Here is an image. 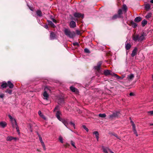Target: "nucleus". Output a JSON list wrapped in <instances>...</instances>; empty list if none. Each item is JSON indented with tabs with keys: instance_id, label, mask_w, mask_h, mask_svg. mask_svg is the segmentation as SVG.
<instances>
[{
	"instance_id": "1",
	"label": "nucleus",
	"mask_w": 153,
	"mask_h": 153,
	"mask_svg": "<svg viewBox=\"0 0 153 153\" xmlns=\"http://www.w3.org/2000/svg\"><path fill=\"white\" fill-rule=\"evenodd\" d=\"M64 32L67 37L71 38H74L76 35V33L74 31H71L69 29H65Z\"/></svg>"
},
{
	"instance_id": "2",
	"label": "nucleus",
	"mask_w": 153,
	"mask_h": 153,
	"mask_svg": "<svg viewBox=\"0 0 153 153\" xmlns=\"http://www.w3.org/2000/svg\"><path fill=\"white\" fill-rule=\"evenodd\" d=\"M8 117L10 119V121L11 122L12 126L13 127H15V126L17 124V122L15 119L13 118L10 115H9Z\"/></svg>"
},
{
	"instance_id": "3",
	"label": "nucleus",
	"mask_w": 153,
	"mask_h": 153,
	"mask_svg": "<svg viewBox=\"0 0 153 153\" xmlns=\"http://www.w3.org/2000/svg\"><path fill=\"white\" fill-rule=\"evenodd\" d=\"M146 33L143 32L141 34L140 36H139V41L140 42L145 39V37L146 36Z\"/></svg>"
},
{
	"instance_id": "4",
	"label": "nucleus",
	"mask_w": 153,
	"mask_h": 153,
	"mask_svg": "<svg viewBox=\"0 0 153 153\" xmlns=\"http://www.w3.org/2000/svg\"><path fill=\"white\" fill-rule=\"evenodd\" d=\"M119 114V113L118 112L114 113L112 114L109 115V118L112 119L114 118L118 117Z\"/></svg>"
},
{
	"instance_id": "5",
	"label": "nucleus",
	"mask_w": 153,
	"mask_h": 153,
	"mask_svg": "<svg viewBox=\"0 0 153 153\" xmlns=\"http://www.w3.org/2000/svg\"><path fill=\"white\" fill-rule=\"evenodd\" d=\"M102 64V62L101 61L99 62L97 66L94 67V68L95 70L97 71L98 72H100V67Z\"/></svg>"
},
{
	"instance_id": "6",
	"label": "nucleus",
	"mask_w": 153,
	"mask_h": 153,
	"mask_svg": "<svg viewBox=\"0 0 153 153\" xmlns=\"http://www.w3.org/2000/svg\"><path fill=\"white\" fill-rule=\"evenodd\" d=\"M114 74V73L112 72L111 71L109 70H105L104 71V74L106 76L111 75L113 76V74Z\"/></svg>"
},
{
	"instance_id": "7",
	"label": "nucleus",
	"mask_w": 153,
	"mask_h": 153,
	"mask_svg": "<svg viewBox=\"0 0 153 153\" xmlns=\"http://www.w3.org/2000/svg\"><path fill=\"white\" fill-rule=\"evenodd\" d=\"M134 77V74H130L128 75L127 77V79L129 81H131Z\"/></svg>"
},
{
	"instance_id": "8",
	"label": "nucleus",
	"mask_w": 153,
	"mask_h": 153,
	"mask_svg": "<svg viewBox=\"0 0 153 153\" xmlns=\"http://www.w3.org/2000/svg\"><path fill=\"white\" fill-rule=\"evenodd\" d=\"M132 126L134 134H135L136 136H138V135L137 131L136 129L135 126L134 124V122H132Z\"/></svg>"
},
{
	"instance_id": "9",
	"label": "nucleus",
	"mask_w": 153,
	"mask_h": 153,
	"mask_svg": "<svg viewBox=\"0 0 153 153\" xmlns=\"http://www.w3.org/2000/svg\"><path fill=\"white\" fill-rule=\"evenodd\" d=\"M39 141H40V142H41V143L42 145V146L44 149V150H45L46 149L45 146L44 144V143L42 141V138L39 135Z\"/></svg>"
},
{
	"instance_id": "10",
	"label": "nucleus",
	"mask_w": 153,
	"mask_h": 153,
	"mask_svg": "<svg viewBox=\"0 0 153 153\" xmlns=\"http://www.w3.org/2000/svg\"><path fill=\"white\" fill-rule=\"evenodd\" d=\"M102 149L103 152L105 153H108V151L110 152V150H111L108 147H105L104 146H102Z\"/></svg>"
},
{
	"instance_id": "11",
	"label": "nucleus",
	"mask_w": 153,
	"mask_h": 153,
	"mask_svg": "<svg viewBox=\"0 0 153 153\" xmlns=\"http://www.w3.org/2000/svg\"><path fill=\"white\" fill-rule=\"evenodd\" d=\"M74 15L75 17L83 18V16L80 13H74Z\"/></svg>"
},
{
	"instance_id": "12",
	"label": "nucleus",
	"mask_w": 153,
	"mask_h": 153,
	"mask_svg": "<svg viewBox=\"0 0 153 153\" xmlns=\"http://www.w3.org/2000/svg\"><path fill=\"white\" fill-rule=\"evenodd\" d=\"M43 99L45 100H48V97H49V95L47 93V92L46 91H45L43 94Z\"/></svg>"
},
{
	"instance_id": "13",
	"label": "nucleus",
	"mask_w": 153,
	"mask_h": 153,
	"mask_svg": "<svg viewBox=\"0 0 153 153\" xmlns=\"http://www.w3.org/2000/svg\"><path fill=\"white\" fill-rule=\"evenodd\" d=\"M7 126V123L4 121H1L0 122V127L3 128H4Z\"/></svg>"
},
{
	"instance_id": "14",
	"label": "nucleus",
	"mask_w": 153,
	"mask_h": 153,
	"mask_svg": "<svg viewBox=\"0 0 153 153\" xmlns=\"http://www.w3.org/2000/svg\"><path fill=\"white\" fill-rule=\"evenodd\" d=\"M76 23L73 21L70 22V26L71 28H74L76 27Z\"/></svg>"
},
{
	"instance_id": "15",
	"label": "nucleus",
	"mask_w": 153,
	"mask_h": 153,
	"mask_svg": "<svg viewBox=\"0 0 153 153\" xmlns=\"http://www.w3.org/2000/svg\"><path fill=\"white\" fill-rule=\"evenodd\" d=\"M61 114V113L59 111H58L56 112V116L57 118L59 120V121L61 120V119H62L60 117V116Z\"/></svg>"
},
{
	"instance_id": "16",
	"label": "nucleus",
	"mask_w": 153,
	"mask_h": 153,
	"mask_svg": "<svg viewBox=\"0 0 153 153\" xmlns=\"http://www.w3.org/2000/svg\"><path fill=\"white\" fill-rule=\"evenodd\" d=\"M60 121L62 122V123L64 124V125L67 127V125L68 124V120H65V119H62L61 120H60Z\"/></svg>"
},
{
	"instance_id": "17",
	"label": "nucleus",
	"mask_w": 153,
	"mask_h": 153,
	"mask_svg": "<svg viewBox=\"0 0 153 153\" xmlns=\"http://www.w3.org/2000/svg\"><path fill=\"white\" fill-rule=\"evenodd\" d=\"M7 86L10 88H13L14 87L13 84L10 81H8L7 83Z\"/></svg>"
},
{
	"instance_id": "18",
	"label": "nucleus",
	"mask_w": 153,
	"mask_h": 153,
	"mask_svg": "<svg viewBox=\"0 0 153 153\" xmlns=\"http://www.w3.org/2000/svg\"><path fill=\"white\" fill-rule=\"evenodd\" d=\"M70 89L72 92H75L77 94H78L79 92L77 89L76 88L73 86L70 87Z\"/></svg>"
},
{
	"instance_id": "19",
	"label": "nucleus",
	"mask_w": 153,
	"mask_h": 153,
	"mask_svg": "<svg viewBox=\"0 0 153 153\" xmlns=\"http://www.w3.org/2000/svg\"><path fill=\"white\" fill-rule=\"evenodd\" d=\"M132 39L135 42L137 41H139V35H133L132 37Z\"/></svg>"
},
{
	"instance_id": "20",
	"label": "nucleus",
	"mask_w": 153,
	"mask_h": 153,
	"mask_svg": "<svg viewBox=\"0 0 153 153\" xmlns=\"http://www.w3.org/2000/svg\"><path fill=\"white\" fill-rule=\"evenodd\" d=\"M137 48H135L133 51L132 52V53L131 54V56L132 57H134V56L137 53Z\"/></svg>"
},
{
	"instance_id": "21",
	"label": "nucleus",
	"mask_w": 153,
	"mask_h": 153,
	"mask_svg": "<svg viewBox=\"0 0 153 153\" xmlns=\"http://www.w3.org/2000/svg\"><path fill=\"white\" fill-rule=\"evenodd\" d=\"M55 38V35L54 33L51 32L50 33V39H53Z\"/></svg>"
},
{
	"instance_id": "22",
	"label": "nucleus",
	"mask_w": 153,
	"mask_h": 153,
	"mask_svg": "<svg viewBox=\"0 0 153 153\" xmlns=\"http://www.w3.org/2000/svg\"><path fill=\"white\" fill-rule=\"evenodd\" d=\"M93 134L95 135V137L97 139V141H98L99 140V134L98 131H95L93 133Z\"/></svg>"
},
{
	"instance_id": "23",
	"label": "nucleus",
	"mask_w": 153,
	"mask_h": 153,
	"mask_svg": "<svg viewBox=\"0 0 153 153\" xmlns=\"http://www.w3.org/2000/svg\"><path fill=\"white\" fill-rule=\"evenodd\" d=\"M131 47V45L129 43H126L125 45V48L126 50H129L130 48Z\"/></svg>"
},
{
	"instance_id": "24",
	"label": "nucleus",
	"mask_w": 153,
	"mask_h": 153,
	"mask_svg": "<svg viewBox=\"0 0 153 153\" xmlns=\"http://www.w3.org/2000/svg\"><path fill=\"white\" fill-rule=\"evenodd\" d=\"M151 6L149 4H147L145 5V8L147 10H148L150 9Z\"/></svg>"
},
{
	"instance_id": "25",
	"label": "nucleus",
	"mask_w": 153,
	"mask_h": 153,
	"mask_svg": "<svg viewBox=\"0 0 153 153\" xmlns=\"http://www.w3.org/2000/svg\"><path fill=\"white\" fill-rule=\"evenodd\" d=\"M36 13L37 16L39 17H41L42 16V13L41 10H38L36 11Z\"/></svg>"
},
{
	"instance_id": "26",
	"label": "nucleus",
	"mask_w": 153,
	"mask_h": 153,
	"mask_svg": "<svg viewBox=\"0 0 153 153\" xmlns=\"http://www.w3.org/2000/svg\"><path fill=\"white\" fill-rule=\"evenodd\" d=\"M141 20V18L140 16L137 17L134 19V21L136 22H140Z\"/></svg>"
},
{
	"instance_id": "27",
	"label": "nucleus",
	"mask_w": 153,
	"mask_h": 153,
	"mask_svg": "<svg viewBox=\"0 0 153 153\" xmlns=\"http://www.w3.org/2000/svg\"><path fill=\"white\" fill-rule=\"evenodd\" d=\"M38 114L44 120H46V117L43 114H42L41 112L40 111H38Z\"/></svg>"
},
{
	"instance_id": "28",
	"label": "nucleus",
	"mask_w": 153,
	"mask_h": 153,
	"mask_svg": "<svg viewBox=\"0 0 153 153\" xmlns=\"http://www.w3.org/2000/svg\"><path fill=\"white\" fill-rule=\"evenodd\" d=\"M48 24L51 25L52 27H55L54 24L51 21L48 20Z\"/></svg>"
},
{
	"instance_id": "29",
	"label": "nucleus",
	"mask_w": 153,
	"mask_h": 153,
	"mask_svg": "<svg viewBox=\"0 0 153 153\" xmlns=\"http://www.w3.org/2000/svg\"><path fill=\"white\" fill-rule=\"evenodd\" d=\"M152 16V13H148L146 16V18L147 19H149Z\"/></svg>"
},
{
	"instance_id": "30",
	"label": "nucleus",
	"mask_w": 153,
	"mask_h": 153,
	"mask_svg": "<svg viewBox=\"0 0 153 153\" xmlns=\"http://www.w3.org/2000/svg\"><path fill=\"white\" fill-rule=\"evenodd\" d=\"M13 139H16V138H14L12 136H8L7 138V141H10Z\"/></svg>"
},
{
	"instance_id": "31",
	"label": "nucleus",
	"mask_w": 153,
	"mask_h": 153,
	"mask_svg": "<svg viewBox=\"0 0 153 153\" xmlns=\"http://www.w3.org/2000/svg\"><path fill=\"white\" fill-rule=\"evenodd\" d=\"M147 22L145 19H144L142 22V25L143 26H144L147 23Z\"/></svg>"
},
{
	"instance_id": "32",
	"label": "nucleus",
	"mask_w": 153,
	"mask_h": 153,
	"mask_svg": "<svg viewBox=\"0 0 153 153\" xmlns=\"http://www.w3.org/2000/svg\"><path fill=\"white\" fill-rule=\"evenodd\" d=\"M7 86V84L6 82L3 83L1 85L3 88H5Z\"/></svg>"
},
{
	"instance_id": "33",
	"label": "nucleus",
	"mask_w": 153,
	"mask_h": 153,
	"mask_svg": "<svg viewBox=\"0 0 153 153\" xmlns=\"http://www.w3.org/2000/svg\"><path fill=\"white\" fill-rule=\"evenodd\" d=\"M122 9L123 10L125 11V13H126V11L127 9V8L126 4H124L123 5Z\"/></svg>"
},
{
	"instance_id": "34",
	"label": "nucleus",
	"mask_w": 153,
	"mask_h": 153,
	"mask_svg": "<svg viewBox=\"0 0 153 153\" xmlns=\"http://www.w3.org/2000/svg\"><path fill=\"white\" fill-rule=\"evenodd\" d=\"M99 117L102 118H105L106 117V115L105 114H99Z\"/></svg>"
},
{
	"instance_id": "35",
	"label": "nucleus",
	"mask_w": 153,
	"mask_h": 153,
	"mask_svg": "<svg viewBox=\"0 0 153 153\" xmlns=\"http://www.w3.org/2000/svg\"><path fill=\"white\" fill-rule=\"evenodd\" d=\"M113 74V76H114L115 77H116L117 79H120V77L117 75L116 74L114 73V74Z\"/></svg>"
},
{
	"instance_id": "36",
	"label": "nucleus",
	"mask_w": 153,
	"mask_h": 153,
	"mask_svg": "<svg viewBox=\"0 0 153 153\" xmlns=\"http://www.w3.org/2000/svg\"><path fill=\"white\" fill-rule=\"evenodd\" d=\"M118 17H120V16H119V15H115L113 16L112 19H114Z\"/></svg>"
},
{
	"instance_id": "37",
	"label": "nucleus",
	"mask_w": 153,
	"mask_h": 153,
	"mask_svg": "<svg viewBox=\"0 0 153 153\" xmlns=\"http://www.w3.org/2000/svg\"><path fill=\"white\" fill-rule=\"evenodd\" d=\"M6 92L10 94H11L12 92V90L7 89L5 91Z\"/></svg>"
},
{
	"instance_id": "38",
	"label": "nucleus",
	"mask_w": 153,
	"mask_h": 153,
	"mask_svg": "<svg viewBox=\"0 0 153 153\" xmlns=\"http://www.w3.org/2000/svg\"><path fill=\"white\" fill-rule=\"evenodd\" d=\"M71 144L72 146H73L75 148H76V147L75 145V143L73 141L71 140Z\"/></svg>"
},
{
	"instance_id": "39",
	"label": "nucleus",
	"mask_w": 153,
	"mask_h": 153,
	"mask_svg": "<svg viewBox=\"0 0 153 153\" xmlns=\"http://www.w3.org/2000/svg\"><path fill=\"white\" fill-rule=\"evenodd\" d=\"M15 127H16V130H17V131L18 132H19V127H18V125L17 124H16L15 126Z\"/></svg>"
},
{
	"instance_id": "40",
	"label": "nucleus",
	"mask_w": 153,
	"mask_h": 153,
	"mask_svg": "<svg viewBox=\"0 0 153 153\" xmlns=\"http://www.w3.org/2000/svg\"><path fill=\"white\" fill-rule=\"evenodd\" d=\"M59 140L62 143H63V138L61 136H59Z\"/></svg>"
},
{
	"instance_id": "41",
	"label": "nucleus",
	"mask_w": 153,
	"mask_h": 153,
	"mask_svg": "<svg viewBox=\"0 0 153 153\" xmlns=\"http://www.w3.org/2000/svg\"><path fill=\"white\" fill-rule=\"evenodd\" d=\"M70 124L71 125H72L73 126L74 128V129H75V128H76L75 125V124L74 123H73L71 121V122H70Z\"/></svg>"
},
{
	"instance_id": "42",
	"label": "nucleus",
	"mask_w": 153,
	"mask_h": 153,
	"mask_svg": "<svg viewBox=\"0 0 153 153\" xmlns=\"http://www.w3.org/2000/svg\"><path fill=\"white\" fill-rule=\"evenodd\" d=\"M84 51L85 52L88 53H90L89 50L87 48H85L84 49Z\"/></svg>"
},
{
	"instance_id": "43",
	"label": "nucleus",
	"mask_w": 153,
	"mask_h": 153,
	"mask_svg": "<svg viewBox=\"0 0 153 153\" xmlns=\"http://www.w3.org/2000/svg\"><path fill=\"white\" fill-rule=\"evenodd\" d=\"M122 13V10L121 9H119L118 11V15L120 16V15Z\"/></svg>"
},
{
	"instance_id": "44",
	"label": "nucleus",
	"mask_w": 153,
	"mask_h": 153,
	"mask_svg": "<svg viewBox=\"0 0 153 153\" xmlns=\"http://www.w3.org/2000/svg\"><path fill=\"white\" fill-rule=\"evenodd\" d=\"M112 135L113 136H114L115 137H116L117 139H119L120 140H121V138L118 137V136L116 134H112Z\"/></svg>"
},
{
	"instance_id": "45",
	"label": "nucleus",
	"mask_w": 153,
	"mask_h": 153,
	"mask_svg": "<svg viewBox=\"0 0 153 153\" xmlns=\"http://www.w3.org/2000/svg\"><path fill=\"white\" fill-rule=\"evenodd\" d=\"M82 127L83 128L85 129L87 132H88V129L87 128H86L85 126L83 125L82 126Z\"/></svg>"
},
{
	"instance_id": "46",
	"label": "nucleus",
	"mask_w": 153,
	"mask_h": 153,
	"mask_svg": "<svg viewBox=\"0 0 153 153\" xmlns=\"http://www.w3.org/2000/svg\"><path fill=\"white\" fill-rule=\"evenodd\" d=\"M76 34L78 35H80L81 34L80 31L78 30H76Z\"/></svg>"
},
{
	"instance_id": "47",
	"label": "nucleus",
	"mask_w": 153,
	"mask_h": 153,
	"mask_svg": "<svg viewBox=\"0 0 153 153\" xmlns=\"http://www.w3.org/2000/svg\"><path fill=\"white\" fill-rule=\"evenodd\" d=\"M137 24L134 23L132 24V26L134 28H135L137 26Z\"/></svg>"
},
{
	"instance_id": "48",
	"label": "nucleus",
	"mask_w": 153,
	"mask_h": 153,
	"mask_svg": "<svg viewBox=\"0 0 153 153\" xmlns=\"http://www.w3.org/2000/svg\"><path fill=\"white\" fill-rule=\"evenodd\" d=\"M73 45L74 46H79V44L77 42H75L73 43Z\"/></svg>"
},
{
	"instance_id": "49",
	"label": "nucleus",
	"mask_w": 153,
	"mask_h": 153,
	"mask_svg": "<svg viewBox=\"0 0 153 153\" xmlns=\"http://www.w3.org/2000/svg\"><path fill=\"white\" fill-rule=\"evenodd\" d=\"M148 113L149 115H153V111H149L148 112Z\"/></svg>"
},
{
	"instance_id": "50",
	"label": "nucleus",
	"mask_w": 153,
	"mask_h": 153,
	"mask_svg": "<svg viewBox=\"0 0 153 153\" xmlns=\"http://www.w3.org/2000/svg\"><path fill=\"white\" fill-rule=\"evenodd\" d=\"M4 96V94H0V97L3 98Z\"/></svg>"
},
{
	"instance_id": "51",
	"label": "nucleus",
	"mask_w": 153,
	"mask_h": 153,
	"mask_svg": "<svg viewBox=\"0 0 153 153\" xmlns=\"http://www.w3.org/2000/svg\"><path fill=\"white\" fill-rule=\"evenodd\" d=\"M51 19L53 22H54L56 23H57L55 19H54L53 18H52Z\"/></svg>"
},
{
	"instance_id": "52",
	"label": "nucleus",
	"mask_w": 153,
	"mask_h": 153,
	"mask_svg": "<svg viewBox=\"0 0 153 153\" xmlns=\"http://www.w3.org/2000/svg\"><path fill=\"white\" fill-rule=\"evenodd\" d=\"M44 27L45 28L47 29L48 28V26L47 25H45Z\"/></svg>"
},
{
	"instance_id": "53",
	"label": "nucleus",
	"mask_w": 153,
	"mask_h": 153,
	"mask_svg": "<svg viewBox=\"0 0 153 153\" xmlns=\"http://www.w3.org/2000/svg\"><path fill=\"white\" fill-rule=\"evenodd\" d=\"M129 95L130 96H133L134 95V94L133 93H132V92H131L129 94Z\"/></svg>"
},
{
	"instance_id": "54",
	"label": "nucleus",
	"mask_w": 153,
	"mask_h": 153,
	"mask_svg": "<svg viewBox=\"0 0 153 153\" xmlns=\"http://www.w3.org/2000/svg\"><path fill=\"white\" fill-rule=\"evenodd\" d=\"M58 106H56L54 108V111H55V110H57L58 108Z\"/></svg>"
},
{
	"instance_id": "55",
	"label": "nucleus",
	"mask_w": 153,
	"mask_h": 153,
	"mask_svg": "<svg viewBox=\"0 0 153 153\" xmlns=\"http://www.w3.org/2000/svg\"><path fill=\"white\" fill-rule=\"evenodd\" d=\"M69 145L68 143H66V146H69Z\"/></svg>"
},
{
	"instance_id": "56",
	"label": "nucleus",
	"mask_w": 153,
	"mask_h": 153,
	"mask_svg": "<svg viewBox=\"0 0 153 153\" xmlns=\"http://www.w3.org/2000/svg\"><path fill=\"white\" fill-rule=\"evenodd\" d=\"M124 77H120V79H122L124 78Z\"/></svg>"
},
{
	"instance_id": "57",
	"label": "nucleus",
	"mask_w": 153,
	"mask_h": 153,
	"mask_svg": "<svg viewBox=\"0 0 153 153\" xmlns=\"http://www.w3.org/2000/svg\"><path fill=\"white\" fill-rule=\"evenodd\" d=\"M110 152L111 153H114L113 152L111 151V150H110Z\"/></svg>"
},
{
	"instance_id": "58",
	"label": "nucleus",
	"mask_w": 153,
	"mask_h": 153,
	"mask_svg": "<svg viewBox=\"0 0 153 153\" xmlns=\"http://www.w3.org/2000/svg\"><path fill=\"white\" fill-rule=\"evenodd\" d=\"M150 2L152 3H153V0H151L150 1Z\"/></svg>"
},
{
	"instance_id": "59",
	"label": "nucleus",
	"mask_w": 153,
	"mask_h": 153,
	"mask_svg": "<svg viewBox=\"0 0 153 153\" xmlns=\"http://www.w3.org/2000/svg\"><path fill=\"white\" fill-rule=\"evenodd\" d=\"M150 126H153V123H152L150 124Z\"/></svg>"
},
{
	"instance_id": "60",
	"label": "nucleus",
	"mask_w": 153,
	"mask_h": 153,
	"mask_svg": "<svg viewBox=\"0 0 153 153\" xmlns=\"http://www.w3.org/2000/svg\"><path fill=\"white\" fill-rule=\"evenodd\" d=\"M131 122L132 123V122H133L132 121H131Z\"/></svg>"
},
{
	"instance_id": "61",
	"label": "nucleus",
	"mask_w": 153,
	"mask_h": 153,
	"mask_svg": "<svg viewBox=\"0 0 153 153\" xmlns=\"http://www.w3.org/2000/svg\"><path fill=\"white\" fill-rule=\"evenodd\" d=\"M70 130H71V131H72L71 129H70Z\"/></svg>"
},
{
	"instance_id": "62",
	"label": "nucleus",
	"mask_w": 153,
	"mask_h": 153,
	"mask_svg": "<svg viewBox=\"0 0 153 153\" xmlns=\"http://www.w3.org/2000/svg\"><path fill=\"white\" fill-rule=\"evenodd\" d=\"M152 77V78L153 79V75Z\"/></svg>"
}]
</instances>
